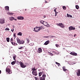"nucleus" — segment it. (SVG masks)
Listing matches in <instances>:
<instances>
[{"label":"nucleus","mask_w":80,"mask_h":80,"mask_svg":"<svg viewBox=\"0 0 80 80\" xmlns=\"http://www.w3.org/2000/svg\"><path fill=\"white\" fill-rule=\"evenodd\" d=\"M10 68L11 67L10 66H8L6 68V72H7L9 74L12 73V71H11L10 69Z\"/></svg>","instance_id":"obj_1"},{"label":"nucleus","mask_w":80,"mask_h":80,"mask_svg":"<svg viewBox=\"0 0 80 80\" xmlns=\"http://www.w3.org/2000/svg\"><path fill=\"white\" fill-rule=\"evenodd\" d=\"M17 41L19 44H23L24 43V41L23 40H21L18 38L17 39Z\"/></svg>","instance_id":"obj_2"},{"label":"nucleus","mask_w":80,"mask_h":80,"mask_svg":"<svg viewBox=\"0 0 80 80\" xmlns=\"http://www.w3.org/2000/svg\"><path fill=\"white\" fill-rule=\"evenodd\" d=\"M19 63L20 64L21 67L22 68H24L27 67L26 65H24L23 63L21 62H20Z\"/></svg>","instance_id":"obj_3"},{"label":"nucleus","mask_w":80,"mask_h":80,"mask_svg":"<svg viewBox=\"0 0 80 80\" xmlns=\"http://www.w3.org/2000/svg\"><path fill=\"white\" fill-rule=\"evenodd\" d=\"M57 26H58L59 27H60L62 28H64L65 27V25L64 24H62V23H57Z\"/></svg>","instance_id":"obj_4"},{"label":"nucleus","mask_w":80,"mask_h":80,"mask_svg":"<svg viewBox=\"0 0 80 80\" xmlns=\"http://www.w3.org/2000/svg\"><path fill=\"white\" fill-rule=\"evenodd\" d=\"M34 31L35 32H38L40 31V29L38 27H36V28H34Z\"/></svg>","instance_id":"obj_5"},{"label":"nucleus","mask_w":80,"mask_h":80,"mask_svg":"<svg viewBox=\"0 0 80 80\" xmlns=\"http://www.w3.org/2000/svg\"><path fill=\"white\" fill-rule=\"evenodd\" d=\"M69 31H71L72 30H74L75 29V28L74 27L70 26L68 28Z\"/></svg>","instance_id":"obj_6"},{"label":"nucleus","mask_w":80,"mask_h":80,"mask_svg":"<svg viewBox=\"0 0 80 80\" xmlns=\"http://www.w3.org/2000/svg\"><path fill=\"white\" fill-rule=\"evenodd\" d=\"M0 23L2 24L5 23V19L4 18L0 19Z\"/></svg>","instance_id":"obj_7"},{"label":"nucleus","mask_w":80,"mask_h":80,"mask_svg":"<svg viewBox=\"0 0 80 80\" xmlns=\"http://www.w3.org/2000/svg\"><path fill=\"white\" fill-rule=\"evenodd\" d=\"M32 74L33 75L37 76L38 75V73L37 71H32Z\"/></svg>","instance_id":"obj_8"},{"label":"nucleus","mask_w":80,"mask_h":80,"mask_svg":"<svg viewBox=\"0 0 80 80\" xmlns=\"http://www.w3.org/2000/svg\"><path fill=\"white\" fill-rule=\"evenodd\" d=\"M70 54L73 56H77V53H75V52H71Z\"/></svg>","instance_id":"obj_9"},{"label":"nucleus","mask_w":80,"mask_h":80,"mask_svg":"<svg viewBox=\"0 0 80 80\" xmlns=\"http://www.w3.org/2000/svg\"><path fill=\"white\" fill-rule=\"evenodd\" d=\"M42 50L41 48H39L38 50L37 51V52L38 53H41L42 52Z\"/></svg>","instance_id":"obj_10"},{"label":"nucleus","mask_w":80,"mask_h":80,"mask_svg":"<svg viewBox=\"0 0 80 80\" xmlns=\"http://www.w3.org/2000/svg\"><path fill=\"white\" fill-rule=\"evenodd\" d=\"M17 19H18V20H23L24 19V17L22 16H19L17 17Z\"/></svg>","instance_id":"obj_11"},{"label":"nucleus","mask_w":80,"mask_h":80,"mask_svg":"<svg viewBox=\"0 0 80 80\" xmlns=\"http://www.w3.org/2000/svg\"><path fill=\"white\" fill-rule=\"evenodd\" d=\"M77 75L78 76H80V69H78L77 72Z\"/></svg>","instance_id":"obj_12"},{"label":"nucleus","mask_w":80,"mask_h":80,"mask_svg":"<svg viewBox=\"0 0 80 80\" xmlns=\"http://www.w3.org/2000/svg\"><path fill=\"white\" fill-rule=\"evenodd\" d=\"M43 24L46 27H48V26L47 25H48V23L47 22L44 21Z\"/></svg>","instance_id":"obj_13"},{"label":"nucleus","mask_w":80,"mask_h":80,"mask_svg":"<svg viewBox=\"0 0 80 80\" xmlns=\"http://www.w3.org/2000/svg\"><path fill=\"white\" fill-rule=\"evenodd\" d=\"M50 42L49 40H48L44 43V45H47L48 44V43H49Z\"/></svg>","instance_id":"obj_14"},{"label":"nucleus","mask_w":80,"mask_h":80,"mask_svg":"<svg viewBox=\"0 0 80 80\" xmlns=\"http://www.w3.org/2000/svg\"><path fill=\"white\" fill-rule=\"evenodd\" d=\"M46 75L44 73L42 74V78H43V80H45V78L46 77Z\"/></svg>","instance_id":"obj_15"},{"label":"nucleus","mask_w":80,"mask_h":80,"mask_svg":"<svg viewBox=\"0 0 80 80\" xmlns=\"http://www.w3.org/2000/svg\"><path fill=\"white\" fill-rule=\"evenodd\" d=\"M12 44V45H14L15 46L16 45H18V44L17 43H16V42H11Z\"/></svg>","instance_id":"obj_16"},{"label":"nucleus","mask_w":80,"mask_h":80,"mask_svg":"<svg viewBox=\"0 0 80 80\" xmlns=\"http://www.w3.org/2000/svg\"><path fill=\"white\" fill-rule=\"evenodd\" d=\"M37 70V69H36L35 67H34L33 68H32V72L36 71Z\"/></svg>","instance_id":"obj_17"},{"label":"nucleus","mask_w":80,"mask_h":80,"mask_svg":"<svg viewBox=\"0 0 80 80\" xmlns=\"http://www.w3.org/2000/svg\"><path fill=\"white\" fill-rule=\"evenodd\" d=\"M5 10H9V7L6 6L5 7Z\"/></svg>","instance_id":"obj_18"},{"label":"nucleus","mask_w":80,"mask_h":80,"mask_svg":"<svg viewBox=\"0 0 80 80\" xmlns=\"http://www.w3.org/2000/svg\"><path fill=\"white\" fill-rule=\"evenodd\" d=\"M39 29L40 30H41L44 29V28H43V27L42 26H40V27H38Z\"/></svg>","instance_id":"obj_19"},{"label":"nucleus","mask_w":80,"mask_h":80,"mask_svg":"<svg viewBox=\"0 0 80 80\" xmlns=\"http://www.w3.org/2000/svg\"><path fill=\"white\" fill-rule=\"evenodd\" d=\"M67 17L68 18H72V15H71L70 14H68V13L67 14Z\"/></svg>","instance_id":"obj_20"},{"label":"nucleus","mask_w":80,"mask_h":80,"mask_svg":"<svg viewBox=\"0 0 80 80\" xmlns=\"http://www.w3.org/2000/svg\"><path fill=\"white\" fill-rule=\"evenodd\" d=\"M14 19V18L13 17H10V21H13Z\"/></svg>","instance_id":"obj_21"},{"label":"nucleus","mask_w":80,"mask_h":80,"mask_svg":"<svg viewBox=\"0 0 80 80\" xmlns=\"http://www.w3.org/2000/svg\"><path fill=\"white\" fill-rule=\"evenodd\" d=\"M19 36H22V33L21 32H19L17 34Z\"/></svg>","instance_id":"obj_22"},{"label":"nucleus","mask_w":80,"mask_h":80,"mask_svg":"<svg viewBox=\"0 0 80 80\" xmlns=\"http://www.w3.org/2000/svg\"><path fill=\"white\" fill-rule=\"evenodd\" d=\"M7 14L8 15H12L13 14V13H11V12H7Z\"/></svg>","instance_id":"obj_23"},{"label":"nucleus","mask_w":80,"mask_h":80,"mask_svg":"<svg viewBox=\"0 0 80 80\" xmlns=\"http://www.w3.org/2000/svg\"><path fill=\"white\" fill-rule=\"evenodd\" d=\"M15 62H16L15 61L12 62H11V64L12 65H14L15 64Z\"/></svg>","instance_id":"obj_24"},{"label":"nucleus","mask_w":80,"mask_h":80,"mask_svg":"<svg viewBox=\"0 0 80 80\" xmlns=\"http://www.w3.org/2000/svg\"><path fill=\"white\" fill-rule=\"evenodd\" d=\"M56 63L57 65L58 66V67H60L61 66L60 64L57 62H56Z\"/></svg>","instance_id":"obj_25"},{"label":"nucleus","mask_w":80,"mask_h":80,"mask_svg":"<svg viewBox=\"0 0 80 80\" xmlns=\"http://www.w3.org/2000/svg\"><path fill=\"white\" fill-rule=\"evenodd\" d=\"M64 72H66V73H67L68 74H69V71L68 69H67L66 70L64 71Z\"/></svg>","instance_id":"obj_26"},{"label":"nucleus","mask_w":80,"mask_h":80,"mask_svg":"<svg viewBox=\"0 0 80 80\" xmlns=\"http://www.w3.org/2000/svg\"><path fill=\"white\" fill-rule=\"evenodd\" d=\"M62 69H63V71H65V70H67V69H66V67L64 66L62 67Z\"/></svg>","instance_id":"obj_27"},{"label":"nucleus","mask_w":80,"mask_h":80,"mask_svg":"<svg viewBox=\"0 0 80 80\" xmlns=\"http://www.w3.org/2000/svg\"><path fill=\"white\" fill-rule=\"evenodd\" d=\"M14 41V39H13V38H11V39H10V42L12 43V42H13V41Z\"/></svg>","instance_id":"obj_28"},{"label":"nucleus","mask_w":80,"mask_h":80,"mask_svg":"<svg viewBox=\"0 0 80 80\" xmlns=\"http://www.w3.org/2000/svg\"><path fill=\"white\" fill-rule=\"evenodd\" d=\"M6 40H7V41L8 42H9V41H10V38H6Z\"/></svg>","instance_id":"obj_29"},{"label":"nucleus","mask_w":80,"mask_h":80,"mask_svg":"<svg viewBox=\"0 0 80 80\" xmlns=\"http://www.w3.org/2000/svg\"><path fill=\"white\" fill-rule=\"evenodd\" d=\"M24 48L23 47H21L20 48H18V49H19V50H22V49H23Z\"/></svg>","instance_id":"obj_30"},{"label":"nucleus","mask_w":80,"mask_h":80,"mask_svg":"<svg viewBox=\"0 0 80 80\" xmlns=\"http://www.w3.org/2000/svg\"><path fill=\"white\" fill-rule=\"evenodd\" d=\"M42 72H39V77L41 76L42 75Z\"/></svg>","instance_id":"obj_31"},{"label":"nucleus","mask_w":80,"mask_h":80,"mask_svg":"<svg viewBox=\"0 0 80 80\" xmlns=\"http://www.w3.org/2000/svg\"><path fill=\"white\" fill-rule=\"evenodd\" d=\"M76 9H78L79 8V6L78 5H76Z\"/></svg>","instance_id":"obj_32"},{"label":"nucleus","mask_w":80,"mask_h":80,"mask_svg":"<svg viewBox=\"0 0 80 80\" xmlns=\"http://www.w3.org/2000/svg\"><path fill=\"white\" fill-rule=\"evenodd\" d=\"M44 22V21H43L42 20V21H40V23H42V24H43Z\"/></svg>","instance_id":"obj_33"},{"label":"nucleus","mask_w":80,"mask_h":80,"mask_svg":"<svg viewBox=\"0 0 80 80\" xmlns=\"http://www.w3.org/2000/svg\"><path fill=\"white\" fill-rule=\"evenodd\" d=\"M62 8L63 10H66V7L65 6H62Z\"/></svg>","instance_id":"obj_34"},{"label":"nucleus","mask_w":80,"mask_h":80,"mask_svg":"<svg viewBox=\"0 0 80 80\" xmlns=\"http://www.w3.org/2000/svg\"><path fill=\"white\" fill-rule=\"evenodd\" d=\"M16 58V56H13V59L14 60H15Z\"/></svg>","instance_id":"obj_35"},{"label":"nucleus","mask_w":80,"mask_h":80,"mask_svg":"<svg viewBox=\"0 0 80 80\" xmlns=\"http://www.w3.org/2000/svg\"><path fill=\"white\" fill-rule=\"evenodd\" d=\"M9 29L8 28H6L5 29V31H9Z\"/></svg>","instance_id":"obj_36"},{"label":"nucleus","mask_w":80,"mask_h":80,"mask_svg":"<svg viewBox=\"0 0 80 80\" xmlns=\"http://www.w3.org/2000/svg\"><path fill=\"white\" fill-rule=\"evenodd\" d=\"M48 53H49V54L51 56H53V54L52 53H50V52H48Z\"/></svg>","instance_id":"obj_37"},{"label":"nucleus","mask_w":80,"mask_h":80,"mask_svg":"<svg viewBox=\"0 0 80 80\" xmlns=\"http://www.w3.org/2000/svg\"><path fill=\"white\" fill-rule=\"evenodd\" d=\"M26 40L27 41V42L28 43L29 42V40H28V38L26 39Z\"/></svg>","instance_id":"obj_38"},{"label":"nucleus","mask_w":80,"mask_h":80,"mask_svg":"<svg viewBox=\"0 0 80 80\" xmlns=\"http://www.w3.org/2000/svg\"><path fill=\"white\" fill-rule=\"evenodd\" d=\"M13 37H14V39L16 38V33H15L14 34V35H13Z\"/></svg>","instance_id":"obj_39"},{"label":"nucleus","mask_w":80,"mask_h":80,"mask_svg":"<svg viewBox=\"0 0 80 80\" xmlns=\"http://www.w3.org/2000/svg\"><path fill=\"white\" fill-rule=\"evenodd\" d=\"M56 46L57 48H58L59 47V45L56 44Z\"/></svg>","instance_id":"obj_40"},{"label":"nucleus","mask_w":80,"mask_h":80,"mask_svg":"<svg viewBox=\"0 0 80 80\" xmlns=\"http://www.w3.org/2000/svg\"><path fill=\"white\" fill-rule=\"evenodd\" d=\"M39 79H40V80H43V78L42 77H40V78H39Z\"/></svg>","instance_id":"obj_41"},{"label":"nucleus","mask_w":80,"mask_h":80,"mask_svg":"<svg viewBox=\"0 0 80 80\" xmlns=\"http://www.w3.org/2000/svg\"><path fill=\"white\" fill-rule=\"evenodd\" d=\"M34 78L35 79V80H38V79L37 78V77H35Z\"/></svg>","instance_id":"obj_42"},{"label":"nucleus","mask_w":80,"mask_h":80,"mask_svg":"<svg viewBox=\"0 0 80 80\" xmlns=\"http://www.w3.org/2000/svg\"><path fill=\"white\" fill-rule=\"evenodd\" d=\"M11 31L13 32L14 31V29L12 28V29L11 30Z\"/></svg>","instance_id":"obj_43"},{"label":"nucleus","mask_w":80,"mask_h":80,"mask_svg":"<svg viewBox=\"0 0 80 80\" xmlns=\"http://www.w3.org/2000/svg\"><path fill=\"white\" fill-rule=\"evenodd\" d=\"M49 37H51V38H53V37H55V36H49Z\"/></svg>","instance_id":"obj_44"},{"label":"nucleus","mask_w":80,"mask_h":80,"mask_svg":"<svg viewBox=\"0 0 80 80\" xmlns=\"http://www.w3.org/2000/svg\"><path fill=\"white\" fill-rule=\"evenodd\" d=\"M54 11L55 12V13H56L57 14L58 13V12L56 11V10H54Z\"/></svg>","instance_id":"obj_45"},{"label":"nucleus","mask_w":80,"mask_h":80,"mask_svg":"<svg viewBox=\"0 0 80 80\" xmlns=\"http://www.w3.org/2000/svg\"><path fill=\"white\" fill-rule=\"evenodd\" d=\"M29 45L30 46H32L33 44H32V43H30V44H29Z\"/></svg>","instance_id":"obj_46"},{"label":"nucleus","mask_w":80,"mask_h":80,"mask_svg":"<svg viewBox=\"0 0 80 80\" xmlns=\"http://www.w3.org/2000/svg\"><path fill=\"white\" fill-rule=\"evenodd\" d=\"M15 28L14 26H12V29H14Z\"/></svg>","instance_id":"obj_47"},{"label":"nucleus","mask_w":80,"mask_h":80,"mask_svg":"<svg viewBox=\"0 0 80 80\" xmlns=\"http://www.w3.org/2000/svg\"><path fill=\"white\" fill-rule=\"evenodd\" d=\"M50 36H45V37H44V38H48V37H49Z\"/></svg>","instance_id":"obj_48"},{"label":"nucleus","mask_w":80,"mask_h":80,"mask_svg":"<svg viewBox=\"0 0 80 80\" xmlns=\"http://www.w3.org/2000/svg\"><path fill=\"white\" fill-rule=\"evenodd\" d=\"M43 16L44 17V18H45L46 17V16L45 15H44Z\"/></svg>","instance_id":"obj_49"},{"label":"nucleus","mask_w":80,"mask_h":80,"mask_svg":"<svg viewBox=\"0 0 80 80\" xmlns=\"http://www.w3.org/2000/svg\"><path fill=\"white\" fill-rule=\"evenodd\" d=\"M76 36H77V34H75V35H74V37H75Z\"/></svg>","instance_id":"obj_50"},{"label":"nucleus","mask_w":80,"mask_h":80,"mask_svg":"<svg viewBox=\"0 0 80 80\" xmlns=\"http://www.w3.org/2000/svg\"><path fill=\"white\" fill-rule=\"evenodd\" d=\"M47 1H45V3H47Z\"/></svg>","instance_id":"obj_51"},{"label":"nucleus","mask_w":80,"mask_h":80,"mask_svg":"<svg viewBox=\"0 0 80 80\" xmlns=\"http://www.w3.org/2000/svg\"><path fill=\"white\" fill-rule=\"evenodd\" d=\"M57 16V13H55V16Z\"/></svg>","instance_id":"obj_52"},{"label":"nucleus","mask_w":80,"mask_h":80,"mask_svg":"<svg viewBox=\"0 0 80 80\" xmlns=\"http://www.w3.org/2000/svg\"><path fill=\"white\" fill-rule=\"evenodd\" d=\"M27 48H25V51H27Z\"/></svg>","instance_id":"obj_53"},{"label":"nucleus","mask_w":80,"mask_h":80,"mask_svg":"<svg viewBox=\"0 0 80 80\" xmlns=\"http://www.w3.org/2000/svg\"><path fill=\"white\" fill-rule=\"evenodd\" d=\"M15 21H17V19H14Z\"/></svg>","instance_id":"obj_54"},{"label":"nucleus","mask_w":80,"mask_h":80,"mask_svg":"<svg viewBox=\"0 0 80 80\" xmlns=\"http://www.w3.org/2000/svg\"><path fill=\"white\" fill-rule=\"evenodd\" d=\"M1 71L0 70V74H1Z\"/></svg>","instance_id":"obj_55"},{"label":"nucleus","mask_w":80,"mask_h":80,"mask_svg":"<svg viewBox=\"0 0 80 80\" xmlns=\"http://www.w3.org/2000/svg\"><path fill=\"white\" fill-rule=\"evenodd\" d=\"M57 8H55L54 9V10H57Z\"/></svg>","instance_id":"obj_56"},{"label":"nucleus","mask_w":80,"mask_h":80,"mask_svg":"<svg viewBox=\"0 0 80 80\" xmlns=\"http://www.w3.org/2000/svg\"><path fill=\"white\" fill-rule=\"evenodd\" d=\"M79 28H80V26H79Z\"/></svg>","instance_id":"obj_57"},{"label":"nucleus","mask_w":80,"mask_h":80,"mask_svg":"<svg viewBox=\"0 0 80 80\" xmlns=\"http://www.w3.org/2000/svg\"><path fill=\"white\" fill-rule=\"evenodd\" d=\"M39 71H40V69H39Z\"/></svg>","instance_id":"obj_58"},{"label":"nucleus","mask_w":80,"mask_h":80,"mask_svg":"<svg viewBox=\"0 0 80 80\" xmlns=\"http://www.w3.org/2000/svg\"><path fill=\"white\" fill-rule=\"evenodd\" d=\"M39 71H40V69H39Z\"/></svg>","instance_id":"obj_59"},{"label":"nucleus","mask_w":80,"mask_h":80,"mask_svg":"<svg viewBox=\"0 0 80 80\" xmlns=\"http://www.w3.org/2000/svg\"><path fill=\"white\" fill-rule=\"evenodd\" d=\"M44 69H43V70H44Z\"/></svg>","instance_id":"obj_60"},{"label":"nucleus","mask_w":80,"mask_h":80,"mask_svg":"<svg viewBox=\"0 0 80 80\" xmlns=\"http://www.w3.org/2000/svg\"><path fill=\"white\" fill-rule=\"evenodd\" d=\"M25 10H26V9H25Z\"/></svg>","instance_id":"obj_61"}]
</instances>
